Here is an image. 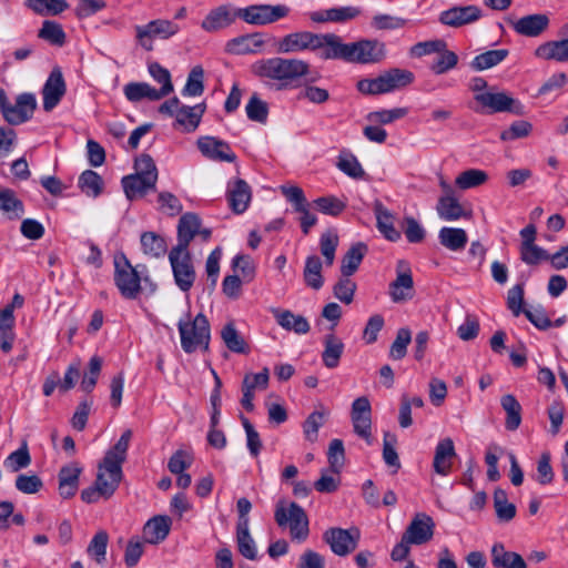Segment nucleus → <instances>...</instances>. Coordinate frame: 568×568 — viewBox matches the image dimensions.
<instances>
[{"label":"nucleus","mask_w":568,"mask_h":568,"mask_svg":"<svg viewBox=\"0 0 568 568\" xmlns=\"http://www.w3.org/2000/svg\"><path fill=\"white\" fill-rule=\"evenodd\" d=\"M366 252L367 246L362 242L352 245L342 258V275L352 276L361 265Z\"/></svg>","instance_id":"e433bc0d"},{"label":"nucleus","mask_w":568,"mask_h":568,"mask_svg":"<svg viewBox=\"0 0 568 568\" xmlns=\"http://www.w3.org/2000/svg\"><path fill=\"white\" fill-rule=\"evenodd\" d=\"M272 314L276 323L285 331L304 335L310 332V323L303 315L294 314L288 310L273 308Z\"/></svg>","instance_id":"393cba45"},{"label":"nucleus","mask_w":568,"mask_h":568,"mask_svg":"<svg viewBox=\"0 0 568 568\" xmlns=\"http://www.w3.org/2000/svg\"><path fill=\"white\" fill-rule=\"evenodd\" d=\"M491 562L496 568H527L524 558L514 551H507L503 544L491 548Z\"/></svg>","instance_id":"2f4dec72"},{"label":"nucleus","mask_w":568,"mask_h":568,"mask_svg":"<svg viewBox=\"0 0 568 568\" xmlns=\"http://www.w3.org/2000/svg\"><path fill=\"white\" fill-rule=\"evenodd\" d=\"M351 276H344L337 281L334 286V296L345 304H351L354 298L356 291V283L349 278Z\"/></svg>","instance_id":"338daca9"},{"label":"nucleus","mask_w":568,"mask_h":568,"mask_svg":"<svg viewBox=\"0 0 568 568\" xmlns=\"http://www.w3.org/2000/svg\"><path fill=\"white\" fill-rule=\"evenodd\" d=\"M82 467L78 463L63 466L59 471V494L63 498H71L79 488V477Z\"/></svg>","instance_id":"b1692460"},{"label":"nucleus","mask_w":568,"mask_h":568,"mask_svg":"<svg viewBox=\"0 0 568 568\" xmlns=\"http://www.w3.org/2000/svg\"><path fill=\"white\" fill-rule=\"evenodd\" d=\"M494 508L499 521L508 523L516 516V506L508 501L505 490L496 489L494 493Z\"/></svg>","instance_id":"49530a36"},{"label":"nucleus","mask_w":568,"mask_h":568,"mask_svg":"<svg viewBox=\"0 0 568 568\" xmlns=\"http://www.w3.org/2000/svg\"><path fill=\"white\" fill-rule=\"evenodd\" d=\"M0 210L10 220H18L24 214V206L10 189L0 190Z\"/></svg>","instance_id":"79ce46f5"},{"label":"nucleus","mask_w":568,"mask_h":568,"mask_svg":"<svg viewBox=\"0 0 568 568\" xmlns=\"http://www.w3.org/2000/svg\"><path fill=\"white\" fill-rule=\"evenodd\" d=\"M322 267L323 263L317 255H310L305 260V266L303 271V277L305 284L313 288L320 290L324 284V280L322 276Z\"/></svg>","instance_id":"58836bf2"},{"label":"nucleus","mask_w":568,"mask_h":568,"mask_svg":"<svg viewBox=\"0 0 568 568\" xmlns=\"http://www.w3.org/2000/svg\"><path fill=\"white\" fill-rule=\"evenodd\" d=\"M483 11L475 4L453 6L438 16V21L446 27L458 29L479 21Z\"/></svg>","instance_id":"dca6fc26"},{"label":"nucleus","mask_w":568,"mask_h":568,"mask_svg":"<svg viewBox=\"0 0 568 568\" xmlns=\"http://www.w3.org/2000/svg\"><path fill=\"white\" fill-rule=\"evenodd\" d=\"M274 518L280 527H288L293 540L304 541L310 534L308 518L305 510L292 501L290 504L278 503Z\"/></svg>","instance_id":"6e6552de"},{"label":"nucleus","mask_w":568,"mask_h":568,"mask_svg":"<svg viewBox=\"0 0 568 568\" xmlns=\"http://www.w3.org/2000/svg\"><path fill=\"white\" fill-rule=\"evenodd\" d=\"M178 328L181 337V347L187 353H194L199 348L207 349L210 343V324L206 316L199 313L192 321L180 320Z\"/></svg>","instance_id":"423d86ee"},{"label":"nucleus","mask_w":568,"mask_h":568,"mask_svg":"<svg viewBox=\"0 0 568 568\" xmlns=\"http://www.w3.org/2000/svg\"><path fill=\"white\" fill-rule=\"evenodd\" d=\"M65 93V82L59 69L52 70L42 89L43 109L53 110Z\"/></svg>","instance_id":"aec40b11"},{"label":"nucleus","mask_w":568,"mask_h":568,"mask_svg":"<svg viewBox=\"0 0 568 568\" xmlns=\"http://www.w3.org/2000/svg\"><path fill=\"white\" fill-rule=\"evenodd\" d=\"M455 446L450 438H444L438 442L435 448L433 467L442 476H447L452 470L453 458L455 457Z\"/></svg>","instance_id":"bb28decb"},{"label":"nucleus","mask_w":568,"mask_h":568,"mask_svg":"<svg viewBox=\"0 0 568 568\" xmlns=\"http://www.w3.org/2000/svg\"><path fill=\"white\" fill-rule=\"evenodd\" d=\"M344 352V343L335 335H326L324 338V351L322 359L327 368H335Z\"/></svg>","instance_id":"4c0bfd02"},{"label":"nucleus","mask_w":568,"mask_h":568,"mask_svg":"<svg viewBox=\"0 0 568 568\" xmlns=\"http://www.w3.org/2000/svg\"><path fill=\"white\" fill-rule=\"evenodd\" d=\"M169 261L174 283L182 292H189L196 278L190 251L172 248L169 253Z\"/></svg>","instance_id":"1a4fd4ad"},{"label":"nucleus","mask_w":568,"mask_h":568,"mask_svg":"<svg viewBox=\"0 0 568 568\" xmlns=\"http://www.w3.org/2000/svg\"><path fill=\"white\" fill-rule=\"evenodd\" d=\"M38 37L50 44L62 47L65 43V32L60 23L52 20H44L38 31Z\"/></svg>","instance_id":"a18cd8bd"},{"label":"nucleus","mask_w":568,"mask_h":568,"mask_svg":"<svg viewBox=\"0 0 568 568\" xmlns=\"http://www.w3.org/2000/svg\"><path fill=\"white\" fill-rule=\"evenodd\" d=\"M24 6L40 16H57L69 8L65 0H26Z\"/></svg>","instance_id":"37998d69"},{"label":"nucleus","mask_w":568,"mask_h":568,"mask_svg":"<svg viewBox=\"0 0 568 568\" xmlns=\"http://www.w3.org/2000/svg\"><path fill=\"white\" fill-rule=\"evenodd\" d=\"M124 97L133 103L144 99L150 101H159L162 98L158 93V89L146 82H130L123 87Z\"/></svg>","instance_id":"f704fd0d"},{"label":"nucleus","mask_w":568,"mask_h":568,"mask_svg":"<svg viewBox=\"0 0 568 568\" xmlns=\"http://www.w3.org/2000/svg\"><path fill=\"white\" fill-rule=\"evenodd\" d=\"M141 246L143 253L152 257L163 256L166 252L165 240L154 232L142 233Z\"/></svg>","instance_id":"de8ad7c7"},{"label":"nucleus","mask_w":568,"mask_h":568,"mask_svg":"<svg viewBox=\"0 0 568 568\" xmlns=\"http://www.w3.org/2000/svg\"><path fill=\"white\" fill-rule=\"evenodd\" d=\"M113 264L114 285L123 298L136 300L142 291V282L150 286L151 293L156 291V284L150 281L144 265L134 267L122 252L114 255Z\"/></svg>","instance_id":"20e7f679"},{"label":"nucleus","mask_w":568,"mask_h":568,"mask_svg":"<svg viewBox=\"0 0 568 568\" xmlns=\"http://www.w3.org/2000/svg\"><path fill=\"white\" fill-rule=\"evenodd\" d=\"M135 174L145 178L156 184L158 169L153 159L149 154H141L135 159Z\"/></svg>","instance_id":"69168bd1"},{"label":"nucleus","mask_w":568,"mask_h":568,"mask_svg":"<svg viewBox=\"0 0 568 568\" xmlns=\"http://www.w3.org/2000/svg\"><path fill=\"white\" fill-rule=\"evenodd\" d=\"M359 538L361 532L357 528L333 527L323 534V539L329 545L331 550L341 557L353 552L357 548Z\"/></svg>","instance_id":"f8f14e48"},{"label":"nucleus","mask_w":568,"mask_h":568,"mask_svg":"<svg viewBox=\"0 0 568 568\" xmlns=\"http://www.w3.org/2000/svg\"><path fill=\"white\" fill-rule=\"evenodd\" d=\"M321 253L327 266L333 265L335 252L338 246V235L334 231H327L320 239Z\"/></svg>","instance_id":"0e129e2a"},{"label":"nucleus","mask_w":568,"mask_h":568,"mask_svg":"<svg viewBox=\"0 0 568 568\" xmlns=\"http://www.w3.org/2000/svg\"><path fill=\"white\" fill-rule=\"evenodd\" d=\"M351 420L354 433L368 445L372 444V406L366 396L354 399L351 407Z\"/></svg>","instance_id":"4468645a"},{"label":"nucleus","mask_w":568,"mask_h":568,"mask_svg":"<svg viewBox=\"0 0 568 568\" xmlns=\"http://www.w3.org/2000/svg\"><path fill=\"white\" fill-rule=\"evenodd\" d=\"M241 19L253 26H265L276 22L290 13V8L285 4H252L240 8Z\"/></svg>","instance_id":"9b49d317"},{"label":"nucleus","mask_w":568,"mask_h":568,"mask_svg":"<svg viewBox=\"0 0 568 568\" xmlns=\"http://www.w3.org/2000/svg\"><path fill=\"white\" fill-rule=\"evenodd\" d=\"M102 358L92 356L89 361L88 372L81 381V388L87 393H91L97 385L98 378L102 369Z\"/></svg>","instance_id":"e2e57ef3"},{"label":"nucleus","mask_w":568,"mask_h":568,"mask_svg":"<svg viewBox=\"0 0 568 568\" xmlns=\"http://www.w3.org/2000/svg\"><path fill=\"white\" fill-rule=\"evenodd\" d=\"M201 220L196 214L186 213L182 215L178 224V243L173 248L189 250L191 241L197 235Z\"/></svg>","instance_id":"a878e982"},{"label":"nucleus","mask_w":568,"mask_h":568,"mask_svg":"<svg viewBox=\"0 0 568 568\" xmlns=\"http://www.w3.org/2000/svg\"><path fill=\"white\" fill-rule=\"evenodd\" d=\"M282 194L293 205L295 212L300 213V224L304 234H308L311 227L317 223V217L311 212V204L306 200L300 186L282 185Z\"/></svg>","instance_id":"ddd939ff"},{"label":"nucleus","mask_w":568,"mask_h":568,"mask_svg":"<svg viewBox=\"0 0 568 568\" xmlns=\"http://www.w3.org/2000/svg\"><path fill=\"white\" fill-rule=\"evenodd\" d=\"M264 45V40L260 33L240 36L231 39L226 43V51L233 54L256 53Z\"/></svg>","instance_id":"c756f323"},{"label":"nucleus","mask_w":568,"mask_h":568,"mask_svg":"<svg viewBox=\"0 0 568 568\" xmlns=\"http://www.w3.org/2000/svg\"><path fill=\"white\" fill-rule=\"evenodd\" d=\"M246 115L250 120L265 123L268 115V106L267 103L260 99V97L254 93L250 98L246 106H245Z\"/></svg>","instance_id":"680f3d73"},{"label":"nucleus","mask_w":568,"mask_h":568,"mask_svg":"<svg viewBox=\"0 0 568 568\" xmlns=\"http://www.w3.org/2000/svg\"><path fill=\"white\" fill-rule=\"evenodd\" d=\"M332 33L292 32L277 41V52L288 54L308 50L320 54L329 48Z\"/></svg>","instance_id":"39448f33"},{"label":"nucleus","mask_w":568,"mask_h":568,"mask_svg":"<svg viewBox=\"0 0 568 568\" xmlns=\"http://www.w3.org/2000/svg\"><path fill=\"white\" fill-rule=\"evenodd\" d=\"M412 341V332L407 327L397 331L396 337L389 349V357L399 361L406 356L407 346Z\"/></svg>","instance_id":"052dcab7"},{"label":"nucleus","mask_w":568,"mask_h":568,"mask_svg":"<svg viewBox=\"0 0 568 568\" xmlns=\"http://www.w3.org/2000/svg\"><path fill=\"white\" fill-rule=\"evenodd\" d=\"M434 527L432 517L420 513L413 518L403 535L414 545H422L433 538Z\"/></svg>","instance_id":"412c9836"},{"label":"nucleus","mask_w":568,"mask_h":568,"mask_svg":"<svg viewBox=\"0 0 568 568\" xmlns=\"http://www.w3.org/2000/svg\"><path fill=\"white\" fill-rule=\"evenodd\" d=\"M535 57L541 60H554L557 62L568 61V38L562 40L547 41L538 45L534 52Z\"/></svg>","instance_id":"7c9ffc66"},{"label":"nucleus","mask_w":568,"mask_h":568,"mask_svg":"<svg viewBox=\"0 0 568 568\" xmlns=\"http://www.w3.org/2000/svg\"><path fill=\"white\" fill-rule=\"evenodd\" d=\"M516 33L529 38L542 34L549 27V18L544 13L525 16L518 20H509Z\"/></svg>","instance_id":"4be33fe9"},{"label":"nucleus","mask_w":568,"mask_h":568,"mask_svg":"<svg viewBox=\"0 0 568 568\" xmlns=\"http://www.w3.org/2000/svg\"><path fill=\"white\" fill-rule=\"evenodd\" d=\"M313 204L320 212L331 216H337L346 209V202L333 195L317 197Z\"/></svg>","instance_id":"13d9d810"},{"label":"nucleus","mask_w":568,"mask_h":568,"mask_svg":"<svg viewBox=\"0 0 568 568\" xmlns=\"http://www.w3.org/2000/svg\"><path fill=\"white\" fill-rule=\"evenodd\" d=\"M250 72L266 88L282 91L306 78L311 72V65L297 58L271 57L253 62Z\"/></svg>","instance_id":"f257e3e1"},{"label":"nucleus","mask_w":568,"mask_h":568,"mask_svg":"<svg viewBox=\"0 0 568 568\" xmlns=\"http://www.w3.org/2000/svg\"><path fill=\"white\" fill-rule=\"evenodd\" d=\"M221 336L230 351L234 353H245V341L239 334L233 323H229L222 328Z\"/></svg>","instance_id":"bf43d9fd"},{"label":"nucleus","mask_w":568,"mask_h":568,"mask_svg":"<svg viewBox=\"0 0 568 568\" xmlns=\"http://www.w3.org/2000/svg\"><path fill=\"white\" fill-rule=\"evenodd\" d=\"M196 145L203 156L215 162H234L236 154L232 151L231 145L214 136H201Z\"/></svg>","instance_id":"6ab92c4d"},{"label":"nucleus","mask_w":568,"mask_h":568,"mask_svg":"<svg viewBox=\"0 0 568 568\" xmlns=\"http://www.w3.org/2000/svg\"><path fill=\"white\" fill-rule=\"evenodd\" d=\"M149 73L156 82L162 84L161 89H158V93L161 98L169 95L173 91L169 70L160 65L158 62H153L149 64Z\"/></svg>","instance_id":"4d7b16f0"},{"label":"nucleus","mask_w":568,"mask_h":568,"mask_svg":"<svg viewBox=\"0 0 568 568\" xmlns=\"http://www.w3.org/2000/svg\"><path fill=\"white\" fill-rule=\"evenodd\" d=\"M488 180V174L479 169L463 171L455 180V185L460 190L477 187Z\"/></svg>","instance_id":"603ef678"},{"label":"nucleus","mask_w":568,"mask_h":568,"mask_svg":"<svg viewBox=\"0 0 568 568\" xmlns=\"http://www.w3.org/2000/svg\"><path fill=\"white\" fill-rule=\"evenodd\" d=\"M227 196L233 212L241 214L246 211L251 202V187L244 180H235L227 185Z\"/></svg>","instance_id":"5701e85b"},{"label":"nucleus","mask_w":568,"mask_h":568,"mask_svg":"<svg viewBox=\"0 0 568 568\" xmlns=\"http://www.w3.org/2000/svg\"><path fill=\"white\" fill-rule=\"evenodd\" d=\"M204 112L205 105L203 103L194 106L183 105L176 112V123L183 126L184 131L193 132L199 126Z\"/></svg>","instance_id":"c9c22d12"},{"label":"nucleus","mask_w":568,"mask_h":568,"mask_svg":"<svg viewBox=\"0 0 568 568\" xmlns=\"http://www.w3.org/2000/svg\"><path fill=\"white\" fill-rule=\"evenodd\" d=\"M109 544V535L105 530L98 531L91 539L87 552L88 556L93 558L98 564L105 561L106 548Z\"/></svg>","instance_id":"864d4df0"},{"label":"nucleus","mask_w":568,"mask_h":568,"mask_svg":"<svg viewBox=\"0 0 568 568\" xmlns=\"http://www.w3.org/2000/svg\"><path fill=\"white\" fill-rule=\"evenodd\" d=\"M439 242L450 251H460L467 244V233L458 227H442L438 233Z\"/></svg>","instance_id":"ea45409f"},{"label":"nucleus","mask_w":568,"mask_h":568,"mask_svg":"<svg viewBox=\"0 0 568 568\" xmlns=\"http://www.w3.org/2000/svg\"><path fill=\"white\" fill-rule=\"evenodd\" d=\"M500 405L506 412L505 426L508 430H516L521 423V405L511 394L504 395Z\"/></svg>","instance_id":"a19ab883"},{"label":"nucleus","mask_w":568,"mask_h":568,"mask_svg":"<svg viewBox=\"0 0 568 568\" xmlns=\"http://www.w3.org/2000/svg\"><path fill=\"white\" fill-rule=\"evenodd\" d=\"M78 186L88 196L98 197L102 192L103 182L97 172L87 170L79 176Z\"/></svg>","instance_id":"8fccbe9b"},{"label":"nucleus","mask_w":568,"mask_h":568,"mask_svg":"<svg viewBox=\"0 0 568 568\" xmlns=\"http://www.w3.org/2000/svg\"><path fill=\"white\" fill-rule=\"evenodd\" d=\"M507 49L488 50L476 55L471 61V68L476 71H483L496 67L508 57Z\"/></svg>","instance_id":"c03bdc74"},{"label":"nucleus","mask_w":568,"mask_h":568,"mask_svg":"<svg viewBox=\"0 0 568 568\" xmlns=\"http://www.w3.org/2000/svg\"><path fill=\"white\" fill-rule=\"evenodd\" d=\"M414 81V73L394 68L375 79H363L357 82V89L363 94H383L409 85Z\"/></svg>","instance_id":"0eeeda50"},{"label":"nucleus","mask_w":568,"mask_h":568,"mask_svg":"<svg viewBox=\"0 0 568 568\" xmlns=\"http://www.w3.org/2000/svg\"><path fill=\"white\" fill-rule=\"evenodd\" d=\"M436 211L444 221H457L469 215L459 201L450 193L439 197Z\"/></svg>","instance_id":"473e14b6"},{"label":"nucleus","mask_w":568,"mask_h":568,"mask_svg":"<svg viewBox=\"0 0 568 568\" xmlns=\"http://www.w3.org/2000/svg\"><path fill=\"white\" fill-rule=\"evenodd\" d=\"M122 186L129 200L143 197L149 191L155 189V183L138 174H130L122 179Z\"/></svg>","instance_id":"72a5a7b5"},{"label":"nucleus","mask_w":568,"mask_h":568,"mask_svg":"<svg viewBox=\"0 0 568 568\" xmlns=\"http://www.w3.org/2000/svg\"><path fill=\"white\" fill-rule=\"evenodd\" d=\"M37 108V100L32 93L18 95L14 104H9L3 110V119L11 125H19L29 121Z\"/></svg>","instance_id":"a211bd4d"},{"label":"nucleus","mask_w":568,"mask_h":568,"mask_svg":"<svg viewBox=\"0 0 568 568\" xmlns=\"http://www.w3.org/2000/svg\"><path fill=\"white\" fill-rule=\"evenodd\" d=\"M171 524L168 516L160 515L149 519L143 527L144 540L152 545L163 541L170 532Z\"/></svg>","instance_id":"c85d7f7f"},{"label":"nucleus","mask_w":568,"mask_h":568,"mask_svg":"<svg viewBox=\"0 0 568 568\" xmlns=\"http://www.w3.org/2000/svg\"><path fill=\"white\" fill-rule=\"evenodd\" d=\"M532 125L530 122L525 120H518L510 124L507 130H504L500 133V140L503 141H514L517 139H523L528 136L531 133Z\"/></svg>","instance_id":"774afa93"},{"label":"nucleus","mask_w":568,"mask_h":568,"mask_svg":"<svg viewBox=\"0 0 568 568\" xmlns=\"http://www.w3.org/2000/svg\"><path fill=\"white\" fill-rule=\"evenodd\" d=\"M131 438L132 430H124L114 446L106 450L103 459L98 465L94 484L98 486L101 496L105 499L115 493L122 480V464L126 459Z\"/></svg>","instance_id":"7ed1b4c3"},{"label":"nucleus","mask_w":568,"mask_h":568,"mask_svg":"<svg viewBox=\"0 0 568 568\" xmlns=\"http://www.w3.org/2000/svg\"><path fill=\"white\" fill-rule=\"evenodd\" d=\"M314 80H305L302 85L301 91L298 92L300 100H307L314 104H323L328 101L329 92L324 89L313 84Z\"/></svg>","instance_id":"5fc2aeb1"},{"label":"nucleus","mask_w":568,"mask_h":568,"mask_svg":"<svg viewBox=\"0 0 568 568\" xmlns=\"http://www.w3.org/2000/svg\"><path fill=\"white\" fill-rule=\"evenodd\" d=\"M204 71L201 65H195L189 73L186 83L182 90L185 97H199L204 91Z\"/></svg>","instance_id":"6e6d98bb"},{"label":"nucleus","mask_w":568,"mask_h":568,"mask_svg":"<svg viewBox=\"0 0 568 568\" xmlns=\"http://www.w3.org/2000/svg\"><path fill=\"white\" fill-rule=\"evenodd\" d=\"M385 55V44L376 39H362L344 43L342 38L335 33H332L329 48L320 53V58L323 60H343L358 64L378 63Z\"/></svg>","instance_id":"f03ea898"},{"label":"nucleus","mask_w":568,"mask_h":568,"mask_svg":"<svg viewBox=\"0 0 568 568\" xmlns=\"http://www.w3.org/2000/svg\"><path fill=\"white\" fill-rule=\"evenodd\" d=\"M389 296L394 303H403L414 296L412 271L405 261H398L396 278L389 284Z\"/></svg>","instance_id":"f3484780"},{"label":"nucleus","mask_w":568,"mask_h":568,"mask_svg":"<svg viewBox=\"0 0 568 568\" xmlns=\"http://www.w3.org/2000/svg\"><path fill=\"white\" fill-rule=\"evenodd\" d=\"M374 213L376 216V226L384 237L392 242L398 241L402 235L394 226V214L379 201H376L374 204Z\"/></svg>","instance_id":"cd10ccee"},{"label":"nucleus","mask_w":568,"mask_h":568,"mask_svg":"<svg viewBox=\"0 0 568 568\" xmlns=\"http://www.w3.org/2000/svg\"><path fill=\"white\" fill-rule=\"evenodd\" d=\"M237 18L241 19L240 8L224 3L207 12L201 22V28L209 33H215L232 26Z\"/></svg>","instance_id":"2eb2a0df"},{"label":"nucleus","mask_w":568,"mask_h":568,"mask_svg":"<svg viewBox=\"0 0 568 568\" xmlns=\"http://www.w3.org/2000/svg\"><path fill=\"white\" fill-rule=\"evenodd\" d=\"M476 102L480 105L483 113L510 112L514 114H523L524 105L508 93L504 91L491 92L485 91L475 94Z\"/></svg>","instance_id":"9d476101"},{"label":"nucleus","mask_w":568,"mask_h":568,"mask_svg":"<svg viewBox=\"0 0 568 568\" xmlns=\"http://www.w3.org/2000/svg\"><path fill=\"white\" fill-rule=\"evenodd\" d=\"M236 542L243 557L250 560L256 558V546L250 534V525L236 526Z\"/></svg>","instance_id":"3c124183"},{"label":"nucleus","mask_w":568,"mask_h":568,"mask_svg":"<svg viewBox=\"0 0 568 568\" xmlns=\"http://www.w3.org/2000/svg\"><path fill=\"white\" fill-rule=\"evenodd\" d=\"M30 464L31 456L26 440L22 442L20 448L12 452L3 462V466L11 473L27 468Z\"/></svg>","instance_id":"09e8293b"}]
</instances>
